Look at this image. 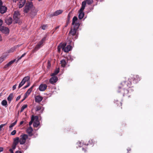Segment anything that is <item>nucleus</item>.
Instances as JSON below:
<instances>
[{
    "label": "nucleus",
    "instance_id": "bf43d9fd",
    "mask_svg": "<svg viewBox=\"0 0 153 153\" xmlns=\"http://www.w3.org/2000/svg\"><path fill=\"white\" fill-rule=\"evenodd\" d=\"M82 149L83 151H84L85 152H86V150L84 148H82Z\"/></svg>",
    "mask_w": 153,
    "mask_h": 153
},
{
    "label": "nucleus",
    "instance_id": "4c0bfd02",
    "mask_svg": "<svg viewBox=\"0 0 153 153\" xmlns=\"http://www.w3.org/2000/svg\"><path fill=\"white\" fill-rule=\"evenodd\" d=\"M26 54V53H24L21 56H20V57H19L18 59V60H17V62L19 60H20Z\"/></svg>",
    "mask_w": 153,
    "mask_h": 153
},
{
    "label": "nucleus",
    "instance_id": "f704fd0d",
    "mask_svg": "<svg viewBox=\"0 0 153 153\" xmlns=\"http://www.w3.org/2000/svg\"><path fill=\"white\" fill-rule=\"evenodd\" d=\"M6 56H2L0 57V63H1L6 58Z\"/></svg>",
    "mask_w": 153,
    "mask_h": 153
},
{
    "label": "nucleus",
    "instance_id": "6e6552de",
    "mask_svg": "<svg viewBox=\"0 0 153 153\" xmlns=\"http://www.w3.org/2000/svg\"><path fill=\"white\" fill-rule=\"evenodd\" d=\"M77 30L73 28H71V30L69 32V34L72 35L73 36H75V39H76L78 36V33L77 32Z\"/></svg>",
    "mask_w": 153,
    "mask_h": 153
},
{
    "label": "nucleus",
    "instance_id": "79ce46f5",
    "mask_svg": "<svg viewBox=\"0 0 153 153\" xmlns=\"http://www.w3.org/2000/svg\"><path fill=\"white\" fill-rule=\"evenodd\" d=\"M30 82H28L27 83V85H26V86H25L24 87V88H27L28 87H29L30 86Z\"/></svg>",
    "mask_w": 153,
    "mask_h": 153
},
{
    "label": "nucleus",
    "instance_id": "a878e982",
    "mask_svg": "<svg viewBox=\"0 0 153 153\" xmlns=\"http://www.w3.org/2000/svg\"><path fill=\"white\" fill-rule=\"evenodd\" d=\"M60 63L61 65V66L63 67H64L67 64V62L65 60L63 59L61 61Z\"/></svg>",
    "mask_w": 153,
    "mask_h": 153
},
{
    "label": "nucleus",
    "instance_id": "6ab92c4d",
    "mask_svg": "<svg viewBox=\"0 0 153 153\" xmlns=\"http://www.w3.org/2000/svg\"><path fill=\"white\" fill-rule=\"evenodd\" d=\"M43 98L40 96H37L35 98V102H39L42 100Z\"/></svg>",
    "mask_w": 153,
    "mask_h": 153
},
{
    "label": "nucleus",
    "instance_id": "ea45409f",
    "mask_svg": "<svg viewBox=\"0 0 153 153\" xmlns=\"http://www.w3.org/2000/svg\"><path fill=\"white\" fill-rule=\"evenodd\" d=\"M7 124V123L4 124H1L0 125V130H1V128L3 127L4 126H5Z\"/></svg>",
    "mask_w": 153,
    "mask_h": 153
},
{
    "label": "nucleus",
    "instance_id": "052dcab7",
    "mask_svg": "<svg viewBox=\"0 0 153 153\" xmlns=\"http://www.w3.org/2000/svg\"><path fill=\"white\" fill-rule=\"evenodd\" d=\"M2 40V38L1 36V35H0V41H1Z\"/></svg>",
    "mask_w": 153,
    "mask_h": 153
},
{
    "label": "nucleus",
    "instance_id": "4d7b16f0",
    "mask_svg": "<svg viewBox=\"0 0 153 153\" xmlns=\"http://www.w3.org/2000/svg\"><path fill=\"white\" fill-rule=\"evenodd\" d=\"M23 123H24V121H21L20 122V125H21Z\"/></svg>",
    "mask_w": 153,
    "mask_h": 153
},
{
    "label": "nucleus",
    "instance_id": "69168bd1",
    "mask_svg": "<svg viewBox=\"0 0 153 153\" xmlns=\"http://www.w3.org/2000/svg\"><path fill=\"white\" fill-rule=\"evenodd\" d=\"M131 150V149H127V151L128 152L130 151Z\"/></svg>",
    "mask_w": 153,
    "mask_h": 153
},
{
    "label": "nucleus",
    "instance_id": "4be33fe9",
    "mask_svg": "<svg viewBox=\"0 0 153 153\" xmlns=\"http://www.w3.org/2000/svg\"><path fill=\"white\" fill-rule=\"evenodd\" d=\"M13 22L12 19L10 17H9L6 19L5 20V22L8 25L11 24Z\"/></svg>",
    "mask_w": 153,
    "mask_h": 153
},
{
    "label": "nucleus",
    "instance_id": "de8ad7c7",
    "mask_svg": "<svg viewBox=\"0 0 153 153\" xmlns=\"http://www.w3.org/2000/svg\"><path fill=\"white\" fill-rule=\"evenodd\" d=\"M16 84L13 86V90H14L15 89H16Z\"/></svg>",
    "mask_w": 153,
    "mask_h": 153
},
{
    "label": "nucleus",
    "instance_id": "0e129e2a",
    "mask_svg": "<svg viewBox=\"0 0 153 153\" xmlns=\"http://www.w3.org/2000/svg\"><path fill=\"white\" fill-rule=\"evenodd\" d=\"M28 146H26V148H24V149L25 150H26V149H27V148H28Z\"/></svg>",
    "mask_w": 153,
    "mask_h": 153
},
{
    "label": "nucleus",
    "instance_id": "20e7f679",
    "mask_svg": "<svg viewBox=\"0 0 153 153\" xmlns=\"http://www.w3.org/2000/svg\"><path fill=\"white\" fill-rule=\"evenodd\" d=\"M33 5L31 1L27 3L25 7L24 8V12L27 13L29 11H30Z\"/></svg>",
    "mask_w": 153,
    "mask_h": 153
},
{
    "label": "nucleus",
    "instance_id": "aec40b11",
    "mask_svg": "<svg viewBox=\"0 0 153 153\" xmlns=\"http://www.w3.org/2000/svg\"><path fill=\"white\" fill-rule=\"evenodd\" d=\"M26 2V0H20L18 4L19 7H22L25 4Z\"/></svg>",
    "mask_w": 153,
    "mask_h": 153
},
{
    "label": "nucleus",
    "instance_id": "c03bdc74",
    "mask_svg": "<svg viewBox=\"0 0 153 153\" xmlns=\"http://www.w3.org/2000/svg\"><path fill=\"white\" fill-rule=\"evenodd\" d=\"M16 145H15V144H13V145L12 146V149H15L16 148Z\"/></svg>",
    "mask_w": 153,
    "mask_h": 153
},
{
    "label": "nucleus",
    "instance_id": "a18cd8bd",
    "mask_svg": "<svg viewBox=\"0 0 153 153\" xmlns=\"http://www.w3.org/2000/svg\"><path fill=\"white\" fill-rule=\"evenodd\" d=\"M46 25H43L42 27V29L44 30H45L46 29Z\"/></svg>",
    "mask_w": 153,
    "mask_h": 153
},
{
    "label": "nucleus",
    "instance_id": "cd10ccee",
    "mask_svg": "<svg viewBox=\"0 0 153 153\" xmlns=\"http://www.w3.org/2000/svg\"><path fill=\"white\" fill-rule=\"evenodd\" d=\"M13 93L10 94L9 96L7 98V99L9 103H10L11 101V100L13 98Z\"/></svg>",
    "mask_w": 153,
    "mask_h": 153
},
{
    "label": "nucleus",
    "instance_id": "680f3d73",
    "mask_svg": "<svg viewBox=\"0 0 153 153\" xmlns=\"http://www.w3.org/2000/svg\"><path fill=\"white\" fill-rule=\"evenodd\" d=\"M59 26H57V27H55V30H56L57 29L59 28Z\"/></svg>",
    "mask_w": 153,
    "mask_h": 153
},
{
    "label": "nucleus",
    "instance_id": "09e8293b",
    "mask_svg": "<svg viewBox=\"0 0 153 153\" xmlns=\"http://www.w3.org/2000/svg\"><path fill=\"white\" fill-rule=\"evenodd\" d=\"M3 23V21L1 19H0V27L1 26V25H2Z\"/></svg>",
    "mask_w": 153,
    "mask_h": 153
},
{
    "label": "nucleus",
    "instance_id": "2eb2a0df",
    "mask_svg": "<svg viewBox=\"0 0 153 153\" xmlns=\"http://www.w3.org/2000/svg\"><path fill=\"white\" fill-rule=\"evenodd\" d=\"M63 12L62 10H59L56 11L53 13L51 14V16H57L60 14H61Z\"/></svg>",
    "mask_w": 153,
    "mask_h": 153
},
{
    "label": "nucleus",
    "instance_id": "864d4df0",
    "mask_svg": "<svg viewBox=\"0 0 153 153\" xmlns=\"http://www.w3.org/2000/svg\"><path fill=\"white\" fill-rule=\"evenodd\" d=\"M3 148L2 147H0V152L3 151Z\"/></svg>",
    "mask_w": 153,
    "mask_h": 153
},
{
    "label": "nucleus",
    "instance_id": "423d86ee",
    "mask_svg": "<svg viewBox=\"0 0 153 153\" xmlns=\"http://www.w3.org/2000/svg\"><path fill=\"white\" fill-rule=\"evenodd\" d=\"M30 79V77L28 76L24 77L19 83L18 86L19 88H20L21 87H22L25 84L26 82H28L29 80Z\"/></svg>",
    "mask_w": 153,
    "mask_h": 153
},
{
    "label": "nucleus",
    "instance_id": "c756f323",
    "mask_svg": "<svg viewBox=\"0 0 153 153\" xmlns=\"http://www.w3.org/2000/svg\"><path fill=\"white\" fill-rule=\"evenodd\" d=\"M17 120H16L13 123H12L9 126L10 130H11L12 129V127L14 126L16 123Z\"/></svg>",
    "mask_w": 153,
    "mask_h": 153
},
{
    "label": "nucleus",
    "instance_id": "49530a36",
    "mask_svg": "<svg viewBox=\"0 0 153 153\" xmlns=\"http://www.w3.org/2000/svg\"><path fill=\"white\" fill-rule=\"evenodd\" d=\"M21 98V96L20 95L19 96L17 97V98H16V100L17 101H18V100H19Z\"/></svg>",
    "mask_w": 153,
    "mask_h": 153
},
{
    "label": "nucleus",
    "instance_id": "4468645a",
    "mask_svg": "<svg viewBox=\"0 0 153 153\" xmlns=\"http://www.w3.org/2000/svg\"><path fill=\"white\" fill-rule=\"evenodd\" d=\"M47 87V86L45 84H41L39 87V90L40 91H44L45 90Z\"/></svg>",
    "mask_w": 153,
    "mask_h": 153
},
{
    "label": "nucleus",
    "instance_id": "412c9836",
    "mask_svg": "<svg viewBox=\"0 0 153 153\" xmlns=\"http://www.w3.org/2000/svg\"><path fill=\"white\" fill-rule=\"evenodd\" d=\"M86 4V2L85 1H84L82 2V7L79 11V12H83L85 7Z\"/></svg>",
    "mask_w": 153,
    "mask_h": 153
},
{
    "label": "nucleus",
    "instance_id": "5fc2aeb1",
    "mask_svg": "<svg viewBox=\"0 0 153 153\" xmlns=\"http://www.w3.org/2000/svg\"><path fill=\"white\" fill-rule=\"evenodd\" d=\"M70 19V16L69 15L68 16L67 20L68 21H69Z\"/></svg>",
    "mask_w": 153,
    "mask_h": 153
},
{
    "label": "nucleus",
    "instance_id": "e433bc0d",
    "mask_svg": "<svg viewBox=\"0 0 153 153\" xmlns=\"http://www.w3.org/2000/svg\"><path fill=\"white\" fill-rule=\"evenodd\" d=\"M85 1H86V3L89 5L91 4L93 2V0H86Z\"/></svg>",
    "mask_w": 153,
    "mask_h": 153
},
{
    "label": "nucleus",
    "instance_id": "9b49d317",
    "mask_svg": "<svg viewBox=\"0 0 153 153\" xmlns=\"http://www.w3.org/2000/svg\"><path fill=\"white\" fill-rule=\"evenodd\" d=\"M34 86V85H33L27 91V92H26V93L24 95V98L23 100H22V101L25 98H26L27 97V96L30 94L31 92L32 91L33 88Z\"/></svg>",
    "mask_w": 153,
    "mask_h": 153
},
{
    "label": "nucleus",
    "instance_id": "3c124183",
    "mask_svg": "<svg viewBox=\"0 0 153 153\" xmlns=\"http://www.w3.org/2000/svg\"><path fill=\"white\" fill-rule=\"evenodd\" d=\"M93 141L92 140H89V144H92V143H93Z\"/></svg>",
    "mask_w": 153,
    "mask_h": 153
},
{
    "label": "nucleus",
    "instance_id": "2f4dec72",
    "mask_svg": "<svg viewBox=\"0 0 153 153\" xmlns=\"http://www.w3.org/2000/svg\"><path fill=\"white\" fill-rule=\"evenodd\" d=\"M77 20H78L76 16H74L73 18V19H72V24H74L76 22H78Z\"/></svg>",
    "mask_w": 153,
    "mask_h": 153
},
{
    "label": "nucleus",
    "instance_id": "dca6fc26",
    "mask_svg": "<svg viewBox=\"0 0 153 153\" xmlns=\"http://www.w3.org/2000/svg\"><path fill=\"white\" fill-rule=\"evenodd\" d=\"M16 59H14L13 60H12L10 62H9L7 64H6L5 66H4V68H8L11 65L13 64V63H14L16 61Z\"/></svg>",
    "mask_w": 153,
    "mask_h": 153
},
{
    "label": "nucleus",
    "instance_id": "0eeeda50",
    "mask_svg": "<svg viewBox=\"0 0 153 153\" xmlns=\"http://www.w3.org/2000/svg\"><path fill=\"white\" fill-rule=\"evenodd\" d=\"M66 43H64L62 45V47L64 51L65 52H67L71 51L72 49L71 46L69 45L66 46Z\"/></svg>",
    "mask_w": 153,
    "mask_h": 153
},
{
    "label": "nucleus",
    "instance_id": "f3484780",
    "mask_svg": "<svg viewBox=\"0 0 153 153\" xmlns=\"http://www.w3.org/2000/svg\"><path fill=\"white\" fill-rule=\"evenodd\" d=\"M7 10V7L5 6H2L0 7V12L1 14H3L6 12Z\"/></svg>",
    "mask_w": 153,
    "mask_h": 153
},
{
    "label": "nucleus",
    "instance_id": "338daca9",
    "mask_svg": "<svg viewBox=\"0 0 153 153\" xmlns=\"http://www.w3.org/2000/svg\"><path fill=\"white\" fill-rule=\"evenodd\" d=\"M68 26V24H67L66 25H65V27H66V26Z\"/></svg>",
    "mask_w": 153,
    "mask_h": 153
},
{
    "label": "nucleus",
    "instance_id": "7ed1b4c3",
    "mask_svg": "<svg viewBox=\"0 0 153 153\" xmlns=\"http://www.w3.org/2000/svg\"><path fill=\"white\" fill-rule=\"evenodd\" d=\"M47 36H45L36 45L34 48V50L37 51L42 47L43 45V43L46 40Z\"/></svg>",
    "mask_w": 153,
    "mask_h": 153
},
{
    "label": "nucleus",
    "instance_id": "f03ea898",
    "mask_svg": "<svg viewBox=\"0 0 153 153\" xmlns=\"http://www.w3.org/2000/svg\"><path fill=\"white\" fill-rule=\"evenodd\" d=\"M20 14L19 11H15L13 14V20L14 23L20 24Z\"/></svg>",
    "mask_w": 153,
    "mask_h": 153
},
{
    "label": "nucleus",
    "instance_id": "473e14b6",
    "mask_svg": "<svg viewBox=\"0 0 153 153\" xmlns=\"http://www.w3.org/2000/svg\"><path fill=\"white\" fill-rule=\"evenodd\" d=\"M35 118L34 116L33 115L31 118V120L29 123V125L30 126L34 122V121L35 120Z\"/></svg>",
    "mask_w": 153,
    "mask_h": 153
},
{
    "label": "nucleus",
    "instance_id": "c85d7f7f",
    "mask_svg": "<svg viewBox=\"0 0 153 153\" xmlns=\"http://www.w3.org/2000/svg\"><path fill=\"white\" fill-rule=\"evenodd\" d=\"M76 144H77V145L79 147H81L82 146H83L84 144L85 145L87 146L88 145H89V144H86V143L84 144V143H82L81 142L79 141Z\"/></svg>",
    "mask_w": 153,
    "mask_h": 153
},
{
    "label": "nucleus",
    "instance_id": "39448f33",
    "mask_svg": "<svg viewBox=\"0 0 153 153\" xmlns=\"http://www.w3.org/2000/svg\"><path fill=\"white\" fill-rule=\"evenodd\" d=\"M28 138V136L26 134H22L21 135L20 138L19 139V143L20 144H24L26 141V140Z\"/></svg>",
    "mask_w": 153,
    "mask_h": 153
},
{
    "label": "nucleus",
    "instance_id": "58836bf2",
    "mask_svg": "<svg viewBox=\"0 0 153 153\" xmlns=\"http://www.w3.org/2000/svg\"><path fill=\"white\" fill-rule=\"evenodd\" d=\"M67 42L69 44H71V42H72V40L71 39H69V38L68 37L67 39Z\"/></svg>",
    "mask_w": 153,
    "mask_h": 153
},
{
    "label": "nucleus",
    "instance_id": "37998d69",
    "mask_svg": "<svg viewBox=\"0 0 153 153\" xmlns=\"http://www.w3.org/2000/svg\"><path fill=\"white\" fill-rule=\"evenodd\" d=\"M15 50V48H12L10 50V52H13Z\"/></svg>",
    "mask_w": 153,
    "mask_h": 153
},
{
    "label": "nucleus",
    "instance_id": "9d476101",
    "mask_svg": "<svg viewBox=\"0 0 153 153\" xmlns=\"http://www.w3.org/2000/svg\"><path fill=\"white\" fill-rule=\"evenodd\" d=\"M0 30L3 33L5 34H8L9 32V30L8 28L2 26L0 27Z\"/></svg>",
    "mask_w": 153,
    "mask_h": 153
},
{
    "label": "nucleus",
    "instance_id": "e2e57ef3",
    "mask_svg": "<svg viewBox=\"0 0 153 153\" xmlns=\"http://www.w3.org/2000/svg\"><path fill=\"white\" fill-rule=\"evenodd\" d=\"M18 0H13V1L14 2H16Z\"/></svg>",
    "mask_w": 153,
    "mask_h": 153
},
{
    "label": "nucleus",
    "instance_id": "ddd939ff",
    "mask_svg": "<svg viewBox=\"0 0 153 153\" xmlns=\"http://www.w3.org/2000/svg\"><path fill=\"white\" fill-rule=\"evenodd\" d=\"M52 77L49 80L51 84H54L58 80V78L55 76H52Z\"/></svg>",
    "mask_w": 153,
    "mask_h": 153
},
{
    "label": "nucleus",
    "instance_id": "a211bd4d",
    "mask_svg": "<svg viewBox=\"0 0 153 153\" xmlns=\"http://www.w3.org/2000/svg\"><path fill=\"white\" fill-rule=\"evenodd\" d=\"M33 129L31 126L29 127L26 130L27 132L29 134L30 136H32V132Z\"/></svg>",
    "mask_w": 153,
    "mask_h": 153
},
{
    "label": "nucleus",
    "instance_id": "603ef678",
    "mask_svg": "<svg viewBox=\"0 0 153 153\" xmlns=\"http://www.w3.org/2000/svg\"><path fill=\"white\" fill-rule=\"evenodd\" d=\"M69 58L70 59V60L71 61H72L73 60V59H71V56H68V60L69 59Z\"/></svg>",
    "mask_w": 153,
    "mask_h": 153
},
{
    "label": "nucleus",
    "instance_id": "c9c22d12",
    "mask_svg": "<svg viewBox=\"0 0 153 153\" xmlns=\"http://www.w3.org/2000/svg\"><path fill=\"white\" fill-rule=\"evenodd\" d=\"M27 105H23L21 107L20 112H22L24 110V109L27 108Z\"/></svg>",
    "mask_w": 153,
    "mask_h": 153
},
{
    "label": "nucleus",
    "instance_id": "a19ab883",
    "mask_svg": "<svg viewBox=\"0 0 153 153\" xmlns=\"http://www.w3.org/2000/svg\"><path fill=\"white\" fill-rule=\"evenodd\" d=\"M16 130H14L11 132V134L13 135H14L16 134Z\"/></svg>",
    "mask_w": 153,
    "mask_h": 153
},
{
    "label": "nucleus",
    "instance_id": "5701e85b",
    "mask_svg": "<svg viewBox=\"0 0 153 153\" xmlns=\"http://www.w3.org/2000/svg\"><path fill=\"white\" fill-rule=\"evenodd\" d=\"M44 110V108L41 106H38L36 107V111H38L41 110L40 112L41 113H42L43 112Z\"/></svg>",
    "mask_w": 153,
    "mask_h": 153
},
{
    "label": "nucleus",
    "instance_id": "774afa93",
    "mask_svg": "<svg viewBox=\"0 0 153 153\" xmlns=\"http://www.w3.org/2000/svg\"><path fill=\"white\" fill-rule=\"evenodd\" d=\"M120 103L121 104V105H122V103L121 102H120Z\"/></svg>",
    "mask_w": 153,
    "mask_h": 153
},
{
    "label": "nucleus",
    "instance_id": "bb28decb",
    "mask_svg": "<svg viewBox=\"0 0 153 153\" xmlns=\"http://www.w3.org/2000/svg\"><path fill=\"white\" fill-rule=\"evenodd\" d=\"M79 15L78 16L79 18L80 19H81L83 18V17L84 16V13L83 12H79Z\"/></svg>",
    "mask_w": 153,
    "mask_h": 153
},
{
    "label": "nucleus",
    "instance_id": "6e6d98bb",
    "mask_svg": "<svg viewBox=\"0 0 153 153\" xmlns=\"http://www.w3.org/2000/svg\"><path fill=\"white\" fill-rule=\"evenodd\" d=\"M15 153H22V152L19 151H16Z\"/></svg>",
    "mask_w": 153,
    "mask_h": 153
},
{
    "label": "nucleus",
    "instance_id": "b1692460",
    "mask_svg": "<svg viewBox=\"0 0 153 153\" xmlns=\"http://www.w3.org/2000/svg\"><path fill=\"white\" fill-rule=\"evenodd\" d=\"M19 142V137H16L14 139L13 144L17 145Z\"/></svg>",
    "mask_w": 153,
    "mask_h": 153
},
{
    "label": "nucleus",
    "instance_id": "8fccbe9b",
    "mask_svg": "<svg viewBox=\"0 0 153 153\" xmlns=\"http://www.w3.org/2000/svg\"><path fill=\"white\" fill-rule=\"evenodd\" d=\"M9 151L11 153H13V149H9Z\"/></svg>",
    "mask_w": 153,
    "mask_h": 153
},
{
    "label": "nucleus",
    "instance_id": "f257e3e1",
    "mask_svg": "<svg viewBox=\"0 0 153 153\" xmlns=\"http://www.w3.org/2000/svg\"><path fill=\"white\" fill-rule=\"evenodd\" d=\"M140 78L137 75H131L127 81H123L120 84L118 90V92L124 96L133 91V86H131V81L134 83H137L140 81Z\"/></svg>",
    "mask_w": 153,
    "mask_h": 153
},
{
    "label": "nucleus",
    "instance_id": "7c9ffc66",
    "mask_svg": "<svg viewBox=\"0 0 153 153\" xmlns=\"http://www.w3.org/2000/svg\"><path fill=\"white\" fill-rule=\"evenodd\" d=\"M59 72V68L58 69H56L54 72L51 75V76H55L56 75L58 74V73Z\"/></svg>",
    "mask_w": 153,
    "mask_h": 153
},
{
    "label": "nucleus",
    "instance_id": "393cba45",
    "mask_svg": "<svg viewBox=\"0 0 153 153\" xmlns=\"http://www.w3.org/2000/svg\"><path fill=\"white\" fill-rule=\"evenodd\" d=\"M72 25H74L73 28L76 29V30H77L80 26V24L79 22H76L74 23V24Z\"/></svg>",
    "mask_w": 153,
    "mask_h": 153
},
{
    "label": "nucleus",
    "instance_id": "f8f14e48",
    "mask_svg": "<svg viewBox=\"0 0 153 153\" xmlns=\"http://www.w3.org/2000/svg\"><path fill=\"white\" fill-rule=\"evenodd\" d=\"M35 118V120L33 123V126L34 127H37L40 124L38 120V118L37 116H34Z\"/></svg>",
    "mask_w": 153,
    "mask_h": 153
},
{
    "label": "nucleus",
    "instance_id": "72a5a7b5",
    "mask_svg": "<svg viewBox=\"0 0 153 153\" xmlns=\"http://www.w3.org/2000/svg\"><path fill=\"white\" fill-rule=\"evenodd\" d=\"M1 104L3 106H6L7 105V102L5 100H3L1 102Z\"/></svg>",
    "mask_w": 153,
    "mask_h": 153
},
{
    "label": "nucleus",
    "instance_id": "13d9d810",
    "mask_svg": "<svg viewBox=\"0 0 153 153\" xmlns=\"http://www.w3.org/2000/svg\"><path fill=\"white\" fill-rule=\"evenodd\" d=\"M2 4V2L1 0H0V6Z\"/></svg>",
    "mask_w": 153,
    "mask_h": 153
},
{
    "label": "nucleus",
    "instance_id": "1a4fd4ad",
    "mask_svg": "<svg viewBox=\"0 0 153 153\" xmlns=\"http://www.w3.org/2000/svg\"><path fill=\"white\" fill-rule=\"evenodd\" d=\"M32 7L30 11V16L32 18H33L36 15L38 10L33 6Z\"/></svg>",
    "mask_w": 153,
    "mask_h": 153
}]
</instances>
